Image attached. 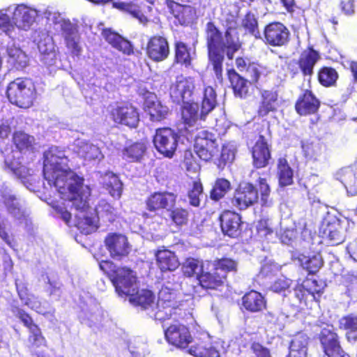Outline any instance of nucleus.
Segmentation results:
<instances>
[{"instance_id": "nucleus-1", "label": "nucleus", "mask_w": 357, "mask_h": 357, "mask_svg": "<svg viewBox=\"0 0 357 357\" xmlns=\"http://www.w3.org/2000/svg\"><path fill=\"white\" fill-rule=\"evenodd\" d=\"M43 175L50 187H54L67 206L74 208L75 226L82 234H89L96 230V216L91 213L87 199L91 194L84 178L72 171L65 153L54 146L44 153Z\"/></svg>"}, {"instance_id": "nucleus-2", "label": "nucleus", "mask_w": 357, "mask_h": 357, "mask_svg": "<svg viewBox=\"0 0 357 357\" xmlns=\"http://www.w3.org/2000/svg\"><path fill=\"white\" fill-rule=\"evenodd\" d=\"M13 15V23L15 29L29 31L38 17L45 18L50 24L54 25V29L60 31L64 38L66 47L75 55H79L82 51L79 44L78 31L69 20H66L61 15L51 7L43 10L25 3L13 4L10 6Z\"/></svg>"}, {"instance_id": "nucleus-3", "label": "nucleus", "mask_w": 357, "mask_h": 357, "mask_svg": "<svg viewBox=\"0 0 357 357\" xmlns=\"http://www.w3.org/2000/svg\"><path fill=\"white\" fill-rule=\"evenodd\" d=\"M208 66H211L217 79L222 75L225 54L231 59L240 48V43L234 28L229 27L224 36L212 22H208L206 29Z\"/></svg>"}, {"instance_id": "nucleus-4", "label": "nucleus", "mask_w": 357, "mask_h": 357, "mask_svg": "<svg viewBox=\"0 0 357 357\" xmlns=\"http://www.w3.org/2000/svg\"><path fill=\"white\" fill-rule=\"evenodd\" d=\"M181 306V304L176 300L175 289L169 285H165L158 292L155 310H151L149 316L160 321L183 318L186 316V312Z\"/></svg>"}, {"instance_id": "nucleus-5", "label": "nucleus", "mask_w": 357, "mask_h": 357, "mask_svg": "<svg viewBox=\"0 0 357 357\" xmlns=\"http://www.w3.org/2000/svg\"><path fill=\"white\" fill-rule=\"evenodd\" d=\"M33 142V137L26 134L24 132H15L13 135V142L17 150H13L10 146V149L5 155L4 166L5 169L13 173L20 178H26V176L31 174L33 172L26 166L22 165L20 161L21 152L24 150H28L31 147Z\"/></svg>"}, {"instance_id": "nucleus-6", "label": "nucleus", "mask_w": 357, "mask_h": 357, "mask_svg": "<svg viewBox=\"0 0 357 357\" xmlns=\"http://www.w3.org/2000/svg\"><path fill=\"white\" fill-rule=\"evenodd\" d=\"M99 266L108 275L119 296H126L137 289L136 275L130 268L117 267L108 260L100 261Z\"/></svg>"}, {"instance_id": "nucleus-7", "label": "nucleus", "mask_w": 357, "mask_h": 357, "mask_svg": "<svg viewBox=\"0 0 357 357\" xmlns=\"http://www.w3.org/2000/svg\"><path fill=\"white\" fill-rule=\"evenodd\" d=\"M0 200L3 202L8 214L20 225L29 227L31 225L29 211L23 202L14 195L6 183L0 184Z\"/></svg>"}, {"instance_id": "nucleus-8", "label": "nucleus", "mask_w": 357, "mask_h": 357, "mask_svg": "<svg viewBox=\"0 0 357 357\" xmlns=\"http://www.w3.org/2000/svg\"><path fill=\"white\" fill-rule=\"evenodd\" d=\"M6 93L12 104L19 107L28 108L34 99V86L30 80L17 78L9 84Z\"/></svg>"}, {"instance_id": "nucleus-9", "label": "nucleus", "mask_w": 357, "mask_h": 357, "mask_svg": "<svg viewBox=\"0 0 357 357\" xmlns=\"http://www.w3.org/2000/svg\"><path fill=\"white\" fill-rule=\"evenodd\" d=\"M11 312L13 315L17 317L28 328L29 331V342L31 345L32 351L38 356V357H45L43 352L38 351V349L46 347V341L43 336L39 327L33 323L31 317L26 313L23 310L14 305H11Z\"/></svg>"}, {"instance_id": "nucleus-10", "label": "nucleus", "mask_w": 357, "mask_h": 357, "mask_svg": "<svg viewBox=\"0 0 357 357\" xmlns=\"http://www.w3.org/2000/svg\"><path fill=\"white\" fill-rule=\"evenodd\" d=\"M183 318L176 319H170L167 321H172L169 326L165 330V335L167 341L178 348L184 349L192 342V337L190 335L188 328L180 322ZM169 323L163 325L165 328Z\"/></svg>"}, {"instance_id": "nucleus-11", "label": "nucleus", "mask_w": 357, "mask_h": 357, "mask_svg": "<svg viewBox=\"0 0 357 357\" xmlns=\"http://www.w3.org/2000/svg\"><path fill=\"white\" fill-rule=\"evenodd\" d=\"M33 38L38 44L40 61L48 67L55 66L57 54L52 38L44 29L36 30Z\"/></svg>"}, {"instance_id": "nucleus-12", "label": "nucleus", "mask_w": 357, "mask_h": 357, "mask_svg": "<svg viewBox=\"0 0 357 357\" xmlns=\"http://www.w3.org/2000/svg\"><path fill=\"white\" fill-rule=\"evenodd\" d=\"M178 135L169 128H158L153 137V144L158 152L172 158L178 145Z\"/></svg>"}, {"instance_id": "nucleus-13", "label": "nucleus", "mask_w": 357, "mask_h": 357, "mask_svg": "<svg viewBox=\"0 0 357 357\" xmlns=\"http://www.w3.org/2000/svg\"><path fill=\"white\" fill-rule=\"evenodd\" d=\"M194 150L198 157L204 161L218 157L219 153L214 135L206 130L200 132L196 137Z\"/></svg>"}, {"instance_id": "nucleus-14", "label": "nucleus", "mask_w": 357, "mask_h": 357, "mask_svg": "<svg viewBox=\"0 0 357 357\" xmlns=\"http://www.w3.org/2000/svg\"><path fill=\"white\" fill-rule=\"evenodd\" d=\"M319 340L325 354L328 357H350L342 349L338 336L333 326L324 328L320 334Z\"/></svg>"}, {"instance_id": "nucleus-15", "label": "nucleus", "mask_w": 357, "mask_h": 357, "mask_svg": "<svg viewBox=\"0 0 357 357\" xmlns=\"http://www.w3.org/2000/svg\"><path fill=\"white\" fill-rule=\"evenodd\" d=\"M258 199L256 188L250 183H242L236 190L231 203L239 210H245L255 204Z\"/></svg>"}, {"instance_id": "nucleus-16", "label": "nucleus", "mask_w": 357, "mask_h": 357, "mask_svg": "<svg viewBox=\"0 0 357 357\" xmlns=\"http://www.w3.org/2000/svg\"><path fill=\"white\" fill-rule=\"evenodd\" d=\"M194 89L195 83L192 77L180 75L170 87V96L173 101L177 103L189 102Z\"/></svg>"}, {"instance_id": "nucleus-17", "label": "nucleus", "mask_w": 357, "mask_h": 357, "mask_svg": "<svg viewBox=\"0 0 357 357\" xmlns=\"http://www.w3.org/2000/svg\"><path fill=\"white\" fill-rule=\"evenodd\" d=\"M112 116L115 123L135 128L139 121L137 109L131 105L117 106L112 111Z\"/></svg>"}, {"instance_id": "nucleus-18", "label": "nucleus", "mask_w": 357, "mask_h": 357, "mask_svg": "<svg viewBox=\"0 0 357 357\" xmlns=\"http://www.w3.org/2000/svg\"><path fill=\"white\" fill-rule=\"evenodd\" d=\"M266 43L272 46H282L289 38L288 29L280 22H273L266 26L264 31Z\"/></svg>"}, {"instance_id": "nucleus-19", "label": "nucleus", "mask_w": 357, "mask_h": 357, "mask_svg": "<svg viewBox=\"0 0 357 357\" xmlns=\"http://www.w3.org/2000/svg\"><path fill=\"white\" fill-rule=\"evenodd\" d=\"M105 245L111 257L117 260L127 256L130 250L127 238L122 234H112L105 239Z\"/></svg>"}, {"instance_id": "nucleus-20", "label": "nucleus", "mask_w": 357, "mask_h": 357, "mask_svg": "<svg viewBox=\"0 0 357 357\" xmlns=\"http://www.w3.org/2000/svg\"><path fill=\"white\" fill-rule=\"evenodd\" d=\"M322 238L331 245H337L344 241V228L340 220L333 218L324 223L320 229Z\"/></svg>"}, {"instance_id": "nucleus-21", "label": "nucleus", "mask_w": 357, "mask_h": 357, "mask_svg": "<svg viewBox=\"0 0 357 357\" xmlns=\"http://www.w3.org/2000/svg\"><path fill=\"white\" fill-rule=\"evenodd\" d=\"M146 54L154 61H162L166 59L169 54L167 39L162 36L151 38L147 45Z\"/></svg>"}, {"instance_id": "nucleus-22", "label": "nucleus", "mask_w": 357, "mask_h": 357, "mask_svg": "<svg viewBox=\"0 0 357 357\" xmlns=\"http://www.w3.org/2000/svg\"><path fill=\"white\" fill-rule=\"evenodd\" d=\"M222 232L232 238L236 237L241 232V216L233 211H225L219 218Z\"/></svg>"}, {"instance_id": "nucleus-23", "label": "nucleus", "mask_w": 357, "mask_h": 357, "mask_svg": "<svg viewBox=\"0 0 357 357\" xmlns=\"http://www.w3.org/2000/svg\"><path fill=\"white\" fill-rule=\"evenodd\" d=\"M129 301L135 306L139 307L142 310L147 311V314L151 310H155L154 303V295L150 290L141 289L137 288L136 290L132 291L128 294Z\"/></svg>"}, {"instance_id": "nucleus-24", "label": "nucleus", "mask_w": 357, "mask_h": 357, "mask_svg": "<svg viewBox=\"0 0 357 357\" xmlns=\"http://www.w3.org/2000/svg\"><path fill=\"white\" fill-rule=\"evenodd\" d=\"M73 150L85 160L100 161L104 155L99 147L85 139H77L74 142Z\"/></svg>"}, {"instance_id": "nucleus-25", "label": "nucleus", "mask_w": 357, "mask_h": 357, "mask_svg": "<svg viewBox=\"0 0 357 357\" xmlns=\"http://www.w3.org/2000/svg\"><path fill=\"white\" fill-rule=\"evenodd\" d=\"M144 109L149 114L152 121H160L165 119L169 113V108L162 105L156 96L148 93L144 100Z\"/></svg>"}, {"instance_id": "nucleus-26", "label": "nucleus", "mask_w": 357, "mask_h": 357, "mask_svg": "<svg viewBox=\"0 0 357 357\" xmlns=\"http://www.w3.org/2000/svg\"><path fill=\"white\" fill-rule=\"evenodd\" d=\"M253 164L257 168L266 166L271 158L268 143L265 137L260 135L252 148Z\"/></svg>"}, {"instance_id": "nucleus-27", "label": "nucleus", "mask_w": 357, "mask_h": 357, "mask_svg": "<svg viewBox=\"0 0 357 357\" xmlns=\"http://www.w3.org/2000/svg\"><path fill=\"white\" fill-rule=\"evenodd\" d=\"M166 3L171 13L181 24H189L195 18L196 12L192 6L181 5L174 0H166Z\"/></svg>"}, {"instance_id": "nucleus-28", "label": "nucleus", "mask_w": 357, "mask_h": 357, "mask_svg": "<svg viewBox=\"0 0 357 357\" xmlns=\"http://www.w3.org/2000/svg\"><path fill=\"white\" fill-rule=\"evenodd\" d=\"M156 264L161 271H174L180 265L174 252L167 249H160L155 252Z\"/></svg>"}, {"instance_id": "nucleus-29", "label": "nucleus", "mask_w": 357, "mask_h": 357, "mask_svg": "<svg viewBox=\"0 0 357 357\" xmlns=\"http://www.w3.org/2000/svg\"><path fill=\"white\" fill-rule=\"evenodd\" d=\"M319 105V100L310 91L306 90L298 98L296 104V109L301 115H307L315 113Z\"/></svg>"}, {"instance_id": "nucleus-30", "label": "nucleus", "mask_w": 357, "mask_h": 357, "mask_svg": "<svg viewBox=\"0 0 357 357\" xmlns=\"http://www.w3.org/2000/svg\"><path fill=\"white\" fill-rule=\"evenodd\" d=\"M176 202V195L171 192H156L147 200V208L149 211L172 207Z\"/></svg>"}, {"instance_id": "nucleus-31", "label": "nucleus", "mask_w": 357, "mask_h": 357, "mask_svg": "<svg viewBox=\"0 0 357 357\" xmlns=\"http://www.w3.org/2000/svg\"><path fill=\"white\" fill-rule=\"evenodd\" d=\"M335 177L343 184L348 196L357 195V176L351 168L341 169L336 173Z\"/></svg>"}, {"instance_id": "nucleus-32", "label": "nucleus", "mask_w": 357, "mask_h": 357, "mask_svg": "<svg viewBox=\"0 0 357 357\" xmlns=\"http://www.w3.org/2000/svg\"><path fill=\"white\" fill-rule=\"evenodd\" d=\"M100 183L108 190L114 198H119L123 191V183L118 176L112 172L107 171L100 175Z\"/></svg>"}, {"instance_id": "nucleus-33", "label": "nucleus", "mask_w": 357, "mask_h": 357, "mask_svg": "<svg viewBox=\"0 0 357 357\" xmlns=\"http://www.w3.org/2000/svg\"><path fill=\"white\" fill-rule=\"evenodd\" d=\"M319 59L320 56L318 52L313 49H309L302 52L298 63L304 76L311 77L313 75L314 66Z\"/></svg>"}, {"instance_id": "nucleus-34", "label": "nucleus", "mask_w": 357, "mask_h": 357, "mask_svg": "<svg viewBox=\"0 0 357 357\" xmlns=\"http://www.w3.org/2000/svg\"><path fill=\"white\" fill-rule=\"evenodd\" d=\"M102 35L109 44L123 53L129 55L132 52L130 43L111 29H103Z\"/></svg>"}, {"instance_id": "nucleus-35", "label": "nucleus", "mask_w": 357, "mask_h": 357, "mask_svg": "<svg viewBox=\"0 0 357 357\" xmlns=\"http://www.w3.org/2000/svg\"><path fill=\"white\" fill-rule=\"evenodd\" d=\"M7 63L12 68L20 70L28 65V56L20 47L10 45L7 48Z\"/></svg>"}, {"instance_id": "nucleus-36", "label": "nucleus", "mask_w": 357, "mask_h": 357, "mask_svg": "<svg viewBox=\"0 0 357 357\" xmlns=\"http://www.w3.org/2000/svg\"><path fill=\"white\" fill-rule=\"evenodd\" d=\"M181 115L185 125L188 127L199 125V122L204 121L205 119V118H201V112L199 113L198 104L195 102H190V101L183 102Z\"/></svg>"}, {"instance_id": "nucleus-37", "label": "nucleus", "mask_w": 357, "mask_h": 357, "mask_svg": "<svg viewBox=\"0 0 357 357\" xmlns=\"http://www.w3.org/2000/svg\"><path fill=\"white\" fill-rule=\"evenodd\" d=\"M309 337L303 333L295 335L289 346L288 357H308Z\"/></svg>"}, {"instance_id": "nucleus-38", "label": "nucleus", "mask_w": 357, "mask_h": 357, "mask_svg": "<svg viewBox=\"0 0 357 357\" xmlns=\"http://www.w3.org/2000/svg\"><path fill=\"white\" fill-rule=\"evenodd\" d=\"M302 149L307 160L319 161L326 158V146L319 141H306L302 144Z\"/></svg>"}, {"instance_id": "nucleus-39", "label": "nucleus", "mask_w": 357, "mask_h": 357, "mask_svg": "<svg viewBox=\"0 0 357 357\" xmlns=\"http://www.w3.org/2000/svg\"><path fill=\"white\" fill-rule=\"evenodd\" d=\"M242 302L245 309L252 312H259L266 306L264 298L256 291H251L245 294Z\"/></svg>"}, {"instance_id": "nucleus-40", "label": "nucleus", "mask_w": 357, "mask_h": 357, "mask_svg": "<svg viewBox=\"0 0 357 357\" xmlns=\"http://www.w3.org/2000/svg\"><path fill=\"white\" fill-rule=\"evenodd\" d=\"M224 278L225 275L219 273L213 268V272L204 271L199 275L198 281L203 288L215 289L222 286Z\"/></svg>"}, {"instance_id": "nucleus-41", "label": "nucleus", "mask_w": 357, "mask_h": 357, "mask_svg": "<svg viewBox=\"0 0 357 357\" xmlns=\"http://www.w3.org/2000/svg\"><path fill=\"white\" fill-rule=\"evenodd\" d=\"M195 56V50L188 47L183 42H176L175 43V59L176 63L185 67H189L191 66V62Z\"/></svg>"}, {"instance_id": "nucleus-42", "label": "nucleus", "mask_w": 357, "mask_h": 357, "mask_svg": "<svg viewBox=\"0 0 357 357\" xmlns=\"http://www.w3.org/2000/svg\"><path fill=\"white\" fill-rule=\"evenodd\" d=\"M278 106V93L275 91H264L262 93V102L259 108V114L264 116L269 112L275 110Z\"/></svg>"}, {"instance_id": "nucleus-43", "label": "nucleus", "mask_w": 357, "mask_h": 357, "mask_svg": "<svg viewBox=\"0 0 357 357\" xmlns=\"http://www.w3.org/2000/svg\"><path fill=\"white\" fill-rule=\"evenodd\" d=\"M296 259L310 273H315L323 265V260L320 255H314L311 257L299 255Z\"/></svg>"}, {"instance_id": "nucleus-44", "label": "nucleus", "mask_w": 357, "mask_h": 357, "mask_svg": "<svg viewBox=\"0 0 357 357\" xmlns=\"http://www.w3.org/2000/svg\"><path fill=\"white\" fill-rule=\"evenodd\" d=\"M341 328L347 331V338L349 342L357 340V316L349 314L342 317L340 321Z\"/></svg>"}, {"instance_id": "nucleus-45", "label": "nucleus", "mask_w": 357, "mask_h": 357, "mask_svg": "<svg viewBox=\"0 0 357 357\" xmlns=\"http://www.w3.org/2000/svg\"><path fill=\"white\" fill-rule=\"evenodd\" d=\"M0 31L10 37L13 36L15 31L13 15L10 6L0 10Z\"/></svg>"}, {"instance_id": "nucleus-46", "label": "nucleus", "mask_w": 357, "mask_h": 357, "mask_svg": "<svg viewBox=\"0 0 357 357\" xmlns=\"http://www.w3.org/2000/svg\"><path fill=\"white\" fill-rule=\"evenodd\" d=\"M216 105V93L213 88L207 86L204 89V97L202 102L201 118H206Z\"/></svg>"}, {"instance_id": "nucleus-47", "label": "nucleus", "mask_w": 357, "mask_h": 357, "mask_svg": "<svg viewBox=\"0 0 357 357\" xmlns=\"http://www.w3.org/2000/svg\"><path fill=\"white\" fill-rule=\"evenodd\" d=\"M146 146L142 142L135 143L124 149L123 158L129 162L139 161L144 154Z\"/></svg>"}, {"instance_id": "nucleus-48", "label": "nucleus", "mask_w": 357, "mask_h": 357, "mask_svg": "<svg viewBox=\"0 0 357 357\" xmlns=\"http://www.w3.org/2000/svg\"><path fill=\"white\" fill-rule=\"evenodd\" d=\"M189 353L195 357H220L219 352L209 343L191 347Z\"/></svg>"}, {"instance_id": "nucleus-49", "label": "nucleus", "mask_w": 357, "mask_h": 357, "mask_svg": "<svg viewBox=\"0 0 357 357\" xmlns=\"http://www.w3.org/2000/svg\"><path fill=\"white\" fill-rule=\"evenodd\" d=\"M182 269L185 275L188 277L195 275L198 280L204 271V264L197 259L190 258L183 263Z\"/></svg>"}, {"instance_id": "nucleus-50", "label": "nucleus", "mask_w": 357, "mask_h": 357, "mask_svg": "<svg viewBox=\"0 0 357 357\" xmlns=\"http://www.w3.org/2000/svg\"><path fill=\"white\" fill-rule=\"evenodd\" d=\"M229 79L236 96L244 97L248 91L247 79H244L235 72L229 73Z\"/></svg>"}, {"instance_id": "nucleus-51", "label": "nucleus", "mask_w": 357, "mask_h": 357, "mask_svg": "<svg viewBox=\"0 0 357 357\" xmlns=\"http://www.w3.org/2000/svg\"><path fill=\"white\" fill-rule=\"evenodd\" d=\"M279 183L282 186H287L293 182V172L287 164L285 159H280L278 162Z\"/></svg>"}, {"instance_id": "nucleus-52", "label": "nucleus", "mask_w": 357, "mask_h": 357, "mask_svg": "<svg viewBox=\"0 0 357 357\" xmlns=\"http://www.w3.org/2000/svg\"><path fill=\"white\" fill-rule=\"evenodd\" d=\"M236 147L234 145L228 144L223 145L220 154L216 157L218 160V166L222 168L227 163H231L235 158Z\"/></svg>"}, {"instance_id": "nucleus-53", "label": "nucleus", "mask_w": 357, "mask_h": 357, "mask_svg": "<svg viewBox=\"0 0 357 357\" xmlns=\"http://www.w3.org/2000/svg\"><path fill=\"white\" fill-rule=\"evenodd\" d=\"M230 182L227 179H217L211 191V198L215 201L220 200L230 190Z\"/></svg>"}, {"instance_id": "nucleus-54", "label": "nucleus", "mask_w": 357, "mask_h": 357, "mask_svg": "<svg viewBox=\"0 0 357 357\" xmlns=\"http://www.w3.org/2000/svg\"><path fill=\"white\" fill-rule=\"evenodd\" d=\"M338 77L337 73L332 68L324 67L321 68L318 75L319 81L324 86L334 85Z\"/></svg>"}, {"instance_id": "nucleus-55", "label": "nucleus", "mask_w": 357, "mask_h": 357, "mask_svg": "<svg viewBox=\"0 0 357 357\" xmlns=\"http://www.w3.org/2000/svg\"><path fill=\"white\" fill-rule=\"evenodd\" d=\"M114 5L128 13H130L133 17L137 19L141 24H145L146 23L147 18L139 10L138 6L135 4L127 3H114Z\"/></svg>"}, {"instance_id": "nucleus-56", "label": "nucleus", "mask_w": 357, "mask_h": 357, "mask_svg": "<svg viewBox=\"0 0 357 357\" xmlns=\"http://www.w3.org/2000/svg\"><path fill=\"white\" fill-rule=\"evenodd\" d=\"M276 236L284 244H289L297 236V231L294 227H288L283 225V222H280V229L276 231Z\"/></svg>"}, {"instance_id": "nucleus-57", "label": "nucleus", "mask_w": 357, "mask_h": 357, "mask_svg": "<svg viewBox=\"0 0 357 357\" xmlns=\"http://www.w3.org/2000/svg\"><path fill=\"white\" fill-rule=\"evenodd\" d=\"M236 266L237 263L235 261L229 258H224L215 261L213 268L219 273L224 274L225 277L227 272L235 271Z\"/></svg>"}, {"instance_id": "nucleus-58", "label": "nucleus", "mask_w": 357, "mask_h": 357, "mask_svg": "<svg viewBox=\"0 0 357 357\" xmlns=\"http://www.w3.org/2000/svg\"><path fill=\"white\" fill-rule=\"evenodd\" d=\"M22 302L24 305L39 314H45L49 312L45 304L43 305L34 295L30 294Z\"/></svg>"}, {"instance_id": "nucleus-59", "label": "nucleus", "mask_w": 357, "mask_h": 357, "mask_svg": "<svg viewBox=\"0 0 357 357\" xmlns=\"http://www.w3.org/2000/svg\"><path fill=\"white\" fill-rule=\"evenodd\" d=\"M10 132V128L8 125L2 124L0 126V151L4 158L10 149V140L8 138Z\"/></svg>"}, {"instance_id": "nucleus-60", "label": "nucleus", "mask_w": 357, "mask_h": 357, "mask_svg": "<svg viewBox=\"0 0 357 357\" xmlns=\"http://www.w3.org/2000/svg\"><path fill=\"white\" fill-rule=\"evenodd\" d=\"M257 232L259 236L267 241L268 242H274L276 238L273 231L269 227L268 222L266 220H261L257 225Z\"/></svg>"}, {"instance_id": "nucleus-61", "label": "nucleus", "mask_w": 357, "mask_h": 357, "mask_svg": "<svg viewBox=\"0 0 357 357\" xmlns=\"http://www.w3.org/2000/svg\"><path fill=\"white\" fill-rule=\"evenodd\" d=\"M305 287L308 291V295L312 299H316V294L319 295L322 293L325 284L320 282L319 283L317 280H307L304 282Z\"/></svg>"}, {"instance_id": "nucleus-62", "label": "nucleus", "mask_w": 357, "mask_h": 357, "mask_svg": "<svg viewBox=\"0 0 357 357\" xmlns=\"http://www.w3.org/2000/svg\"><path fill=\"white\" fill-rule=\"evenodd\" d=\"M170 217L176 225H185L188 220V212L185 209L176 208L171 211Z\"/></svg>"}, {"instance_id": "nucleus-63", "label": "nucleus", "mask_w": 357, "mask_h": 357, "mask_svg": "<svg viewBox=\"0 0 357 357\" xmlns=\"http://www.w3.org/2000/svg\"><path fill=\"white\" fill-rule=\"evenodd\" d=\"M202 195V185L199 183H194L192 190L188 192L190 204L193 206H199L200 204L199 197Z\"/></svg>"}, {"instance_id": "nucleus-64", "label": "nucleus", "mask_w": 357, "mask_h": 357, "mask_svg": "<svg viewBox=\"0 0 357 357\" xmlns=\"http://www.w3.org/2000/svg\"><path fill=\"white\" fill-rule=\"evenodd\" d=\"M47 282L45 290L50 296H54L56 299H59L61 294V283L56 280L51 279L49 276H47Z\"/></svg>"}]
</instances>
